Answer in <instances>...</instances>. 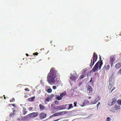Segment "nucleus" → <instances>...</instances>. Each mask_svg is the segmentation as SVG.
I'll return each mask as SVG.
<instances>
[{
    "label": "nucleus",
    "mask_w": 121,
    "mask_h": 121,
    "mask_svg": "<svg viewBox=\"0 0 121 121\" xmlns=\"http://www.w3.org/2000/svg\"><path fill=\"white\" fill-rule=\"evenodd\" d=\"M58 74L57 71L55 68H51L47 77V81L49 84L53 85L55 83V79L58 75Z\"/></svg>",
    "instance_id": "1"
},
{
    "label": "nucleus",
    "mask_w": 121,
    "mask_h": 121,
    "mask_svg": "<svg viewBox=\"0 0 121 121\" xmlns=\"http://www.w3.org/2000/svg\"><path fill=\"white\" fill-rule=\"evenodd\" d=\"M98 58L97 55L95 52L93 53L92 56V59L91 60V62L90 64V66L92 67L95 62L97 60Z\"/></svg>",
    "instance_id": "2"
},
{
    "label": "nucleus",
    "mask_w": 121,
    "mask_h": 121,
    "mask_svg": "<svg viewBox=\"0 0 121 121\" xmlns=\"http://www.w3.org/2000/svg\"><path fill=\"white\" fill-rule=\"evenodd\" d=\"M115 58L114 56L113 55H111L110 58L109 63L111 64V67H112L113 65V63L115 60Z\"/></svg>",
    "instance_id": "3"
},
{
    "label": "nucleus",
    "mask_w": 121,
    "mask_h": 121,
    "mask_svg": "<svg viewBox=\"0 0 121 121\" xmlns=\"http://www.w3.org/2000/svg\"><path fill=\"white\" fill-rule=\"evenodd\" d=\"M100 61H98L95 65L93 68H92V70L93 72L98 71V65H99V62Z\"/></svg>",
    "instance_id": "4"
},
{
    "label": "nucleus",
    "mask_w": 121,
    "mask_h": 121,
    "mask_svg": "<svg viewBox=\"0 0 121 121\" xmlns=\"http://www.w3.org/2000/svg\"><path fill=\"white\" fill-rule=\"evenodd\" d=\"M117 98H113L112 100L109 101L108 104L109 106H112L116 102Z\"/></svg>",
    "instance_id": "5"
},
{
    "label": "nucleus",
    "mask_w": 121,
    "mask_h": 121,
    "mask_svg": "<svg viewBox=\"0 0 121 121\" xmlns=\"http://www.w3.org/2000/svg\"><path fill=\"white\" fill-rule=\"evenodd\" d=\"M121 108L120 106L117 105H116L114 107V108H112L111 110V111L113 112H115V110H117L120 109Z\"/></svg>",
    "instance_id": "6"
},
{
    "label": "nucleus",
    "mask_w": 121,
    "mask_h": 121,
    "mask_svg": "<svg viewBox=\"0 0 121 121\" xmlns=\"http://www.w3.org/2000/svg\"><path fill=\"white\" fill-rule=\"evenodd\" d=\"M38 115V113L37 112H33L29 114L27 116H28L31 118L35 117H37Z\"/></svg>",
    "instance_id": "7"
},
{
    "label": "nucleus",
    "mask_w": 121,
    "mask_h": 121,
    "mask_svg": "<svg viewBox=\"0 0 121 121\" xmlns=\"http://www.w3.org/2000/svg\"><path fill=\"white\" fill-rule=\"evenodd\" d=\"M47 114L44 112H41L39 115V118L41 119H42L45 118L46 117Z\"/></svg>",
    "instance_id": "8"
},
{
    "label": "nucleus",
    "mask_w": 121,
    "mask_h": 121,
    "mask_svg": "<svg viewBox=\"0 0 121 121\" xmlns=\"http://www.w3.org/2000/svg\"><path fill=\"white\" fill-rule=\"evenodd\" d=\"M99 58L100 60L98 61H100L99 63V69L100 70L101 69V66L103 65V62L102 60H101V57H99Z\"/></svg>",
    "instance_id": "9"
},
{
    "label": "nucleus",
    "mask_w": 121,
    "mask_h": 121,
    "mask_svg": "<svg viewBox=\"0 0 121 121\" xmlns=\"http://www.w3.org/2000/svg\"><path fill=\"white\" fill-rule=\"evenodd\" d=\"M112 80V78H110L109 79V82L110 83V84L108 85V88L109 90H110L111 89L112 86H113V83H111V82H112L111 81Z\"/></svg>",
    "instance_id": "10"
},
{
    "label": "nucleus",
    "mask_w": 121,
    "mask_h": 121,
    "mask_svg": "<svg viewBox=\"0 0 121 121\" xmlns=\"http://www.w3.org/2000/svg\"><path fill=\"white\" fill-rule=\"evenodd\" d=\"M78 76L77 75H73L70 78L71 81L74 80V81H75L78 78Z\"/></svg>",
    "instance_id": "11"
},
{
    "label": "nucleus",
    "mask_w": 121,
    "mask_h": 121,
    "mask_svg": "<svg viewBox=\"0 0 121 121\" xmlns=\"http://www.w3.org/2000/svg\"><path fill=\"white\" fill-rule=\"evenodd\" d=\"M110 66L108 65L105 64L104 66L103 69L106 70H108L109 69Z\"/></svg>",
    "instance_id": "12"
},
{
    "label": "nucleus",
    "mask_w": 121,
    "mask_h": 121,
    "mask_svg": "<svg viewBox=\"0 0 121 121\" xmlns=\"http://www.w3.org/2000/svg\"><path fill=\"white\" fill-rule=\"evenodd\" d=\"M87 90L88 91V94H91V93L92 91V88L90 86H88Z\"/></svg>",
    "instance_id": "13"
},
{
    "label": "nucleus",
    "mask_w": 121,
    "mask_h": 121,
    "mask_svg": "<svg viewBox=\"0 0 121 121\" xmlns=\"http://www.w3.org/2000/svg\"><path fill=\"white\" fill-rule=\"evenodd\" d=\"M63 107V105L57 106L56 107V109L59 110H62L64 109Z\"/></svg>",
    "instance_id": "14"
},
{
    "label": "nucleus",
    "mask_w": 121,
    "mask_h": 121,
    "mask_svg": "<svg viewBox=\"0 0 121 121\" xmlns=\"http://www.w3.org/2000/svg\"><path fill=\"white\" fill-rule=\"evenodd\" d=\"M64 112V111H63L62 112H57L54 114V115L55 116V117L61 115Z\"/></svg>",
    "instance_id": "15"
},
{
    "label": "nucleus",
    "mask_w": 121,
    "mask_h": 121,
    "mask_svg": "<svg viewBox=\"0 0 121 121\" xmlns=\"http://www.w3.org/2000/svg\"><path fill=\"white\" fill-rule=\"evenodd\" d=\"M16 111V110H14L13 111V113H11L9 115V117H12L14 116L15 114V111Z\"/></svg>",
    "instance_id": "16"
},
{
    "label": "nucleus",
    "mask_w": 121,
    "mask_h": 121,
    "mask_svg": "<svg viewBox=\"0 0 121 121\" xmlns=\"http://www.w3.org/2000/svg\"><path fill=\"white\" fill-rule=\"evenodd\" d=\"M115 66L117 69H119L121 67V63H119L115 65Z\"/></svg>",
    "instance_id": "17"
},
{
    "label": "nucleus",
    "mask_w": 121,
    "mask_h": 121,
    "mask_svg": "<svg viewBox=\"0 0 121 121\" xmlns=\"http://www.w3.org/2000/svg\"><path fill=\"white\" fill-rule=\"evenodd\" d=\"M51 99V98L49 97H47L44 100V102L45 104H47V102H49Z\"/></svg>",
    "instance_id": "18"
},
{
    "label": "nucleus",
    "mask_w": 121,
    "mask_h": 121,
    "mask_svg": "<svg viewBox=\"0 0 121 121\" xmlns=\"http://www.w3.org/2000/svg\"><path fill=\"white\" fill-rule=\"evenodd\" d=\"M39 107L40 110H43L45 108V106L41 104H40L39 105Z\"/></svg>",
    "instance_id": "19"
},
{
    "label": "nucleus",
    "mask_w": 121,
    "mask_h": 121,
    "mask_svg": "<svg viewBox=\"0 0 121 121\" xmlns=\"http://www.w3.org/2000/svg\"><path fill=\"white\" fill-rule=\"evenodd\" d=\"M27 112V111L26 110V109L24 107L23 108L22 110V113L23 115H25Z\"/></svg>",
    "instance_id": "20"
},
{
    "label": "nucleus",
    "mask_w": 121,
    "mask_h": 121,
    "mask_svg": "<svg viewBox=\"0 0 121 121\" xmlns=\"http://www.w3.org/2000/svg\"><path fill=\"white\" fill-rule=\"evenodd\" d=\"M66 94V93L65 92H62V93L60 94V95L62 98L65 96Z\"/></svg>",
    "instance_id": "21"
},
{
    "label": "nucleus",
    "mask_w": 121,
    "mask_h": 121,
    "mask_svg": "<svg viewBox=\"0 0 121 121\" xmlns=\"http://www.w3.org/2000/svg\"><path fill=\"white\" fill-rule=\"evenodd\" d=\"M35 98V96H33L30 98L28 99L29 100V101H34V99Z\"/></svg>",
    "instance_id": "22"
},
{
    "label": "nucleus",
    "mask_w": 121,
    "mask_h": 121,
    "mask_svg": "<svg viewBox=\"0 0 121 121\" xmlns=\"http://www.w3.org/2000/svg\"><path fill=\"white\" fill-rule=\"evenodd\" d=\"M98 101V100L97 99H96L94 101L92 100L91 101V103L93 104H95Z\"/></svg>",
    "instance_id": "23"
},
{
    "label": "nucleus",
    "mask_w": 121,
    "mask_h": 121,
    "mask_svg": "<svg viewBox=\"0 0 121 121\" xmlns=\"http://www.w3.org/2000/svg\"><path fill=\"white\" fill-rule=\"evenodd\" d=\"M117 102L118 104L121 105V99L118 100L117 101Z\"/></svg>",
    "instance_id": "24"
},
{
    "label": "nucleus",
    "mask_w": 121,
    "mask_h": 121,
    "mask_svg": "<svg viewBox=\"0 0 121 121\" xmlns=\"http://www.w3.org/2000/svg\"><path fill=\"white\" fill-rule=\"evenodd\" d=\"M56 99L58 100H60L62 99V98L60 95V96H59V95H58V96H57L56 97Z\"/></svg>",
    "instance_id": "25"
},
{
    "label": "nucleus",
    "mask_w": 121,
    "mask_h": 121,
    "mask_svg": "<svg viewBox=\"0 0 121 121\" xmlns=\"http://www.w3.org/2000/svg\"><path fill=\"white\" fill-rule=\"evenodd\" d=\"M73 108L72 104H70L68 108V109H69Z\"/></svg>",
    "instance_id": "26"
},
{
    "label": "nucleus",
    "mask_w": 121,
    "mask_h": 121,
    "mask_svg": "<svg viewBox=\"0 0 121 121\" xmlns=\"http://www.w3.org/2000/svg\"><path fill=\"white\" fill-rule=\"evenodd\" d=\"M83 74L85 75H86V72H87V70H84V69H83Z\"/></svg>",
    "instance_id": "27"
},
{
    "label": "nucleus",
    "mask_w": 121,
    "mask_h": 121,
    "mask_svg": "<svg viewBox=\"0 0 121 121\" xmlns=\"http://www.w3.org/2000/svg\"><path fill=\"white\" fill-rule=\"evenodd\" d=\"M47 92L48 93H50L52 92V90L50 88H48L47 89Z\"/></svg>",
    "instance_id": "28"
},
{
    "label": "nucleus",
    "mask_w": 121,
    "mask_h": 121,
    "mask_svg": "<svg viewBox=\"0 0 121 121\" xmlns=\"http://www.w3.org/2000/svg\"><path fill=\"white\" fill-rule=\"evenodd\" d=\"M111 119L109 117L107 118L105 121H111Z\"/></svg>",
    "instance_id": "29"
},
{
    "label": "nucleus",
    "mask_w": 121,
    "mask_h": 121,
    "mask_svg": "<svg viewBox=\"0 0 121 121\" xmlns=\"http://www.w3.org/2000/svg\"><path fill=\"white\" fill-rule=\"evenodd\" d=\"M15 100L13 98H11V99L10 100V101L11 102H14Z\"/></svg>",
    "instance_id": "30"
},
{
    "label": "nucleus",
    "mask_w": 121,
    "mask_h": 121,
    "mask_svg": "<svg viewBox=\"0 0 121 121\" xmlns=\"http://www.w3.org/2000/svg\"><path fill=\"white\" fill-rule=\"evenodd\" d=\"M84 74H82L80 76V78L82 79L83 78H84Z\"/></svg>",
    "instance_id": "31"
},
{
    "label": "nucleus",
    "mask_w": 121,
    "mask_h": 121,
    "mask_svg": "<svg viewBox=\"0 0 121 121\" xmlns=\"http://www.w3.org/2000/svg\"><path fill=\"white\" fill-rule=\"evenodd\" d=\"M38 54H39V53L38 52H35V53H34L33 54V55H34L37 56V55H38Z\"/></svg>",
    "instance_id": "32"
},
{
    "label": "nucleus",
    "mask_w": 121,
    "mask_h": 121,
    "mask_svg": "<svg viewBox=\"0 0 121 121\" xmlns=\"http://www.w3.org/2000/svg\"><path fill=\"white\" fill-rule=\"evenodd\" d=\"M73 46H69L68 47V48L69 50H71L72 49V47Z\"/></svg>",
    "instance_id": "33"
},
{
    "label": "nucleus",
    "mask_w": 121,
    "mask_h": 121,
    "mask_svg": "<svg viewBox=\"0 0 121 121\" xmlns=\"http://www.w3.org/2000/svg\"><path fill=\"white\" fill-rule=\"evenodd\" d=\"M25 90L26 91H30L29 89L28 88H25Z\"/></svg>",
    "instance_id": "34"
},
{
    "label": "nucleus",
    "mask_w": 121,
    "mask_h": 121,
    "mask_svg": "<svg viewBox=\"0 0 121 121\" xmlns=\"http://www.w3.org/2000/svg\"><path fill=\"white\" fill-rule=\"evenodd\" d=\"M74 107H76V106L77 104V102L76 101L75 102H74Z\"/></svg>",
    "instance_id": "35"
},
{
    "label": "nucleus",
    "mask_w": 121,
    "mask_h": 121,
    "mask_svg": "<svg viewBox=\"0 0 121 121\" xmlns=\"http://www.w3.org/2000/svg\"><path fill=\"white\" fill-rule=\"evenodd\" d=\"M117 73H118L121 74V69L118 71Z\"/></svg>",
    "instance_id": "36"
},
{
    "label": "nucleus",
    "mask_w": 121,
    "mask_h": 121,
    "mask_svg": "<svg viewBox=\"0 0 121 121\" xmlns=\"http://www.w3.org/2000/svg\"><path fill=\"white\" fill-rule=\"evenodd\" d=\"M52 87H53V88L54 89H56V86H53Z\"/></svg>",
    "instance_id": "37"
},
{
    "label": "nucleus",
    "mask_w": 121,
    "mask_h": 121,
    "mask_svg": "<svg viewBox=\"0 0 121 121\" xmlns=\"http://www.w3.org/2000/svg\"><path fill=\"white\" fill-rule=\"evenodd\" d=\"M100 104V102H99V103H98L97 104V107L98 108V106H99V105Z\"/></svg>",
    "instance_id": "38"
},
{
    "label": "nucleus",
    "mask_w": 121,
    "mask_h": 121,
    "mask_svg": "<svg viewBox=\"0 0 121 121\" xmlns=\"http://www.w3.org/2000/svg\"><path fill=\"white\" fill-rule=\"evenodd\" d=\"M32 107H30L29 108L28 110L30 111H31L32 109Z\"/></svg>",
    "instance_id": "39"
},
{
    "label": "nucleus",
    "mask_w": 121,
    "mask_h": 121,
    "mask_svg": "<svg viewBox=\"0 0 121 121\" xmlns=\"http://www.w3.org/2000/svg\"><path fill=\"white\" fill-rule=\"evenodd\" d=\"M115 89V87H114L112 89L111 91V93L112 92L114 89Z\"/></svg>",
    "instance_id": "40"
},
{
    "label": "nucleus",
    "mask_w": 121,
    "mask_h": 121,
    "mask_svg": "<svg viewBox=\"0 0 121 121\" xmlns=\"http://www.w3.org/2000/svg\"><path fill=\"white\" fill-rule=\"evenodd\" d=\"M58 101H56L55 102V104H58Z\"/></svg>",
    "instance_id": "41"
},
{
    "label": "nucleus",
    "mask_w": 121,
    "mask_h": 121,
    "mask_svg": "<svg viewBox=\"0 0 121 121\" xmlns=\"http://www.w3.org/2000/svg\"><path fill=\"white\" fill-rule=\"evenodd\" d=\"M54 114H53V115H51V116L50 117H55V116H54Z\"/></svg>",
    "instance_id": "42"
},
{
    "label": "nucleus",
    "mask_w": 121,
    "mask_h": 121,
    "mask_svg": "<svg viewBox=\"0 0 121 121\" xmlns=\"http://www.w3.org/2000/svg\"><path fill=\"white\" fill-rule=\"evenodd\" d=\"M92 78H91L90 80V81L89 82H92Z\"/></svg>",
    "instance_id": "43"
},
{
    "label": "nucleus",
    "mask_w": 121,
    "mask_h": 121,
    "mask_svg": "<svg viewBox=\"0 0 121 121\" xmlns=\"http://www.w3.org/2000/svg\"><path fill=\"white\" fill-rule=\"evenodd\" d=\"M60 120V119H56V120H54L53 121H57L59 120Z\"/></svg>",
    "instance_id": "44"
},
{
    "label": "nucleus",
    "mask_w": 121,
    "mask_h": 121,
    "mask_svg": "<svg viewBox=\"0 0 121 121\" xmlns=\"http://www.w3.org/2000/svg\"><path fill=\"white\" fill-rule=\"evenodd\" d=\"M12 105L14 107H15V104H12Z\"/></svg>",
    "instance_id": "45"
},
{
    "label": "nucleus",
    "mask_w": 121,
    "mask_h": 121,
    "mask_svg": "<svg viewBox=\"0 0 121 121\" xmlns=\"http://www.w3.org/2000/svg\"><path fill=\"white\" fill-rule=\"evenodd\" d=\"M26 56H29V55L27 53H26Z\"/></svg>",
    "instance_id": "46"
},
{
    "label": "nucleus",
    "mask_w": 121,
    "mask_h": 121,
    "mask_svg": "<svg viewBox=\"0 0 121 121\" xmlns=\"http://www.w3.org/2000/svg\"><path fill=\"white\" fill-rule=\"evenodd\" d=\"M4 99H6V97L5 96V95H4Z\"/></svg>",
    "instance_id": "47"
},
{
    "label": "nucleus",
    "mask_w": 121,
    "mask_h": 121,
    "mask_svg": "<svg viewBox=\"0 0 121 121\" xmlns=\"http://www.w3.org/2000/svg\"><path fill=\"white\" fill-rule=\"evenodd\" d=\"M91 96H90V97H88V98L89 99H91Z\"/></svg>",
    "instance_id": "48"
},
{
    "label": "nucleus",
    "mask_w": 121,
    "mask_h": 121,
    "mask_svg": "<svg viewBox=\"0 0 121 121\" xmlns=\"http://www.w3.org/2000/svg\"><path fill=\"white\" fill-rule=\"evenodd\" d=\"M66 121V120H65L64 121Z\"/></svg>",
    "instance_id": "49"
},
{
    "label": "nucleus",
    "mask_w": 121,
    "mask_h": 121,
    "mask_svg": "<svg viewBox=\"0 0 121 121\" xmlns=\"http://www.w3.org/2000/svg\"><path fill=\"white\" fill-rule=\"evenodd\" d=\"M52 41H51V43H52Z\"/></svg>",
    "instance_id": "50"
},
{
    "label": "nucleus",
    "mask_w": 121,
    "mask_h": 121,
    "mask_svg": "<svg viewBox=\"0 0 121 121\" xmlns=\"http://www.w3.org/2000/svg\"><path fill=\"white\" fill-rule=\"evenodd\" d=\"M42 49H41V50H42Z\"/></svg>",
    "instance_id": "51"
}]
</instances>
